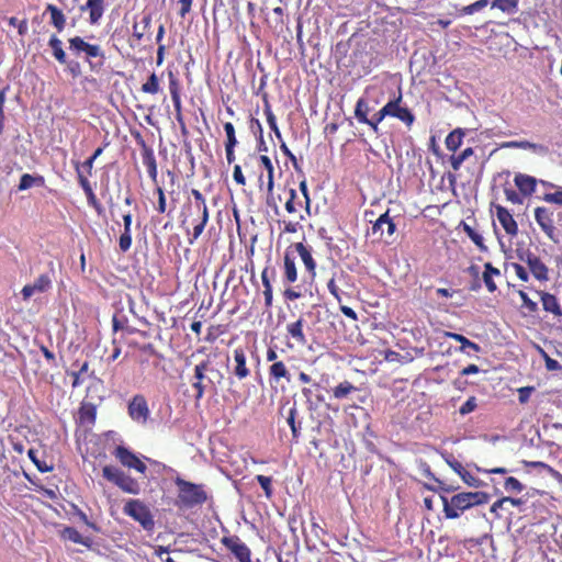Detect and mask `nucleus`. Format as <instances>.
<instances>
[{
    "label": "nucleus",
    "instance_id": "1",
    "mask_svg": "<svg viewBox=\"0 0 562 562\" xmlns=\"http://www.w3.org/2000/svg\"><path fill=\"white\" fill-rule=\"evenodd\" d=\"M69 50L77 57L83 55L91 70L99 69L105 59V54L100 45L90 44L81 36H74L68 40Z\"/></svg>",
    "mask_w": 562,
    "mask_h": 562
},
{
    "label": "nucleus",
    "instance_id": "2",
    "mask_svg": "<svg viewBox=\"0 0 562 562\" xmlns=\"http://www.w3.org/2000/svg\"><path fill=\"white\" fill-rule=\"evenodd\" d=\"M178 487V504L184 507H193L206 501V493L202 485L188 482L180 476L175 479Z\"/></svg>",
    "mask_w": 562,
    "mask_h": 562
},
{
    "label": "nucleus",
    "instance_id": "3",
    "mask_svg": "<svg viewBox=\"0 0 562 562\" xmlns=\"http://www.w3.org/2000/svg\"><path fill=\"white\" fill-rule=\"evenodd\" d=\"M102 474L104 479L115 484L125 493L132 495H138L140 493V484L138 481L116 467L105 465L102 469Z\"/></svg>",
    "mask_w": 562,
    "mask_h": 562
},
{
    "label": "nucleus",
    "instance_id": "4",
    "mask_svg": "<svg viewBox=\"0 0 562 562\" xmlns=\"http://www.w3.org/2000/svg\"><path fill=\"white\" fill-rule=\"evenodd\" d=\"M123 512L125 515L137 521L146 531L154 530V516L148 506L145 505L142 501L128 499L123 507Z\"/></svg>",
    "mask_w": 562,
    "mask_h": 562
},
{
    "label": "nucleus",
    "instance_id": "5",
    "mask_svg": "<svg viewBox=\"0 0 562 562\" xmlns=\"http://www.w3.org/2000/svg\"><path fill=\"white\" fill-rule=\"evenodd\" d=\"M127 414L130 418L139 424V425H146L149 416L150 411L147 404V400L143 394H135L127 404Z\"/></svg>",
    "mask_w": 562,
    "mask_h": 562
},
{
    "label": "nucleus",
    "instance_id": "6",
    "mask_svg": "<svg viewBox=\"0 0 562 562\" xmlns=\"http://www.w3.org/2000/svg\"><path fill=\"white\" fill-rule=\"evenodd\" d=\"M446 518L456 519L461 513L470 508L465 492L453 495L451 498L440 496Z\"/></svg>",
    "mask_w": 562,
    "mask_h": 562
},
{
    "label": "nucleus",
    "instance_id": "7",
    "mask_svg": "<svg viewBox=\"0 0 562 562\" xmlns=\"http://www.w3.org/2000/svg\"><path fill=\"white\" fill-rule=\"evenodd\" d=\"M115 458L121 462L123 467L134 469L138 473L145 474L147 467L146 464L131 450L123 446H119L114 451Z\"/></svg>",
    "mask_w": 562,
    "mask_h": 562
},
{
    "label": "nucleus",
    "instance_id": "8",
    "mask_svg": "<svg viewBox=\"0 0 562 562\" xmlns=\"http://www.w3.org/2000/svg\"><path fill=\"white\" fill-rule=\"evenodd\" d=\"M222 543L239 562H252L250 549L237 536L224 537Z\"/></svg>",
    "mask_w": 562,
    "mask_h": 562
},
{
    "label": "nucleus",
    "instance_id": "9",
    "mask_svg": "<svg viewBox=\"0 0 562 562\" xmlns=\"http://www.w3.org/2000/svg\"><path fill=\"white\" fill-rule=\"evenodd\" d=\"M402 93L400 92L396 98L390 100L385 104V109L389 111L387 116L396 117L402 121L406 126L411 127L415 121L414 114L405 106H401Z\"/></svg>",
    "mask_w": 562,
    "mask_h": 562
},
{
    "label": "nucleus",
    "instance_id": "10",
    "mask_svg": "<svg viewBox=\"0 0 562 562\" xmlns=\"http://www.w3.org/2000/svg\"><path fill=\"white\" fill-rule=\"evenodd\" d=\"M535 218L548 237L557 243L554 238L555 227L553 226L552 213L548 209L539 206L535 210Z\"/></svg>",
    "mask_w": 562,
    "mask_h": 562
},
{
    "label": "nucleus",
    "instance_id": "11",
    "mask_svg": "<svg viewBox=\"0 0 562 562\" xmlns=\"http://www.w3.org/2000/svg\"><path fill=\"white\" fill-rule=\"evenodd\" d=\"M50 286V279L46 274H41L33 283L23 286L21 293L23 300L27 301L35 293H43Z\"/></svg>",
    "mask_w": 562,
    "mask_h": 562
},
{
    "label": "nucleus",
    "instance_id": "12",
    "mask_svg": "<svg viewBox=\"0 0 562 562\" xmlns=\"http://www.w3.org/2000/svg\"><path fill=\"white\" fill-rule=\"evenodd\" d=\"M502 148H520L529 149L536 155L547 156L549 154V147L543 144L530 143L528 140H510L502 144Z\"/></svg>",
    "mask_w": 562,
    "mask_h": 562
},
{
    "label": "nucleus",
    "instance_id": "13",
    "mask_svg": "<svg viewBox=\"0 0 562 562\" xmlns=\"http://www.w3.org/2000/svg\"><path fill=\"white\" fill-rule=\"evenodd\" d=\"M395 224L389 215V212L380 215V217L375 221L372 226V234H379V237L382 238L386 233L387 236H392L395 232Z\"/></svg>",
    "mask_w": 562,
    "mask_h": 562
},
{
    "label": "nucleus",
    "instance_id": "14",
    "mask_svg": "<svg viewBox=\"0 0 562 562\" xmlns=\"http://www.w3.org/2000/svg\"><path fill=\"white\" fill-rule=\"evenodd\" d=\"M496 215L505 232L510 236H516L518 233V226L509 211L498 205L496 207Z\"/></svg>",
    "mask_w": 562,
    "mask_h": 562
},
{
    "label": "nucleus",
    "instance_id": "15",
    "mask_svg": "<svg viewBox=\"0 0 562 562\" xmlns=\"http://www.w3.org/2000/svg\"><path fill=\"white\" fill-rule=\"evenodd\" d=\"M89 11V23L91 25L99 24L103 16L105 7L104 0H87V3L81 7V11Z\"/></svg>",
    "mask_w": 562,
    "mask_h": 562
},
{
    "label": "nucleus",
    "instance_id": "16",
    "mask_svg": "<svg viewBox=\"0 0 562 562\" xmlns=\"http://www.w3.org/2000/svg\"><path fill=\"white\" fill-rule=\"evenodd\" d=\"M294 248L299 254L302 262L305 266L306 271L311 274V277H315L316 262L312 256L311 247L304 245L303 243L294 244Z\"/></svg>",
    "mask_w": 562,
    "mask_h": 562
},
{
    "label": "nucleus",
    "instance_id": "17",
    "mask_svg": "<svg viewBox=\"0 0 562 562\" xmlns=\"http://www.w3.org/2000/svg\"><path fill=\"white\" fill-rule=\"evenodd\" d=\"M234 361H235V368L233 370L234 374L239 380L246 379L250 374V371L246 366V355L241 348H237L234 350Z\"/></svg>",
    "mask_w": 562,
    "mask_h": 562
},
{
    "label": "nucleus",
    "instance_id": "18",
    "mask_svg": "<svg viewBox=\"0 0 562 562\" xmlns=\"http://www.w3.org/2000/svg\"><path fill=\"white\" fill-rule=\"evenodd\" d=\"M527 263L536 279L540 281L548 280V268L537 256L529 255L527 257Z\"/></svg>",
    "mask_w": 562,
    "mask_h": 562
},
{
    "label": "nucleus",
    "instance_id": "19",
    "mask_svg": "<svg viewBox=\"0 0 562 562\" xmlns=\"http://www.w3.org/2000/svg\"><path fill=\"white\" fill-rule=\"evenodd\" d=\"M142 161L146 167L148 176L153 180V182L157 183V162L154 150L151 148L145 147L142 153Z\"/></svg>",
    "mask_w": 562,
    "mask_h": 562
},
{
    "label": "nucleus",
    "instance_id": "20",
    "mask_svg": "<svg viewBox=\"0 0 562 562\" xmlns=\"http://www.w3.org/2000/svg\"><path fill=\"white\" fill-rule=\"evenodd\" d=\"M260 162L263 167H268V178H267V203L271 205V201L273 200V188H274V168L271 162V159L268 156L261 155Z\"/></svg>",
    "mask_w": 562,
    "mask_h": 562
},
{
    "label": "nucleus",
    "instance_id": "21",
    "mask_svg": "<svg viewBox=\"0 0 562 562\" xmlns=\"http://www.w3.org/2000/svg\"><path fill=\"white\" fill-rule=\"evenodd\" d=\"M61 538L75 543L82 544L87 548H91L93 543L90 537L81 536L80 532L74 527H65L61 531Z\"/></svg>",
    "mask_w": 562,
    "mask_h": 562
},
{
    "label": "nucleus",
    "instance_id": "22",
    "mask_svg": "<svg viewBox=\"0 0 562 562\" xmlns=\"http://www.w3.org/2000/svg\"><path fill=\"white\" fill-rule=\"evenodd\" d=\"M45 13L50 14V24L57 30V32H63L66 26V16L63 11L56 5L49 3L46 5Z\"/></svg>",
    "mask_w": 562,
    "mask_h": 562
},
{
    "label": "nucleus",
    "instance_id": "23",
    "mask_svg": "<svg viewBox=\"0 0 562 562\" xmlns=\"http://www.w3.org/2000/svg\"><path fill=\"white\" fill-rule=\"evenodd\" d=\"M515 184L525 195H530L536 190V179L531 176L519 173L514 179Z\"/></svg>",
    "mask_w": 562,
    "mask_h": 562
},
{
    "label": "nucleus",
    "instance_id": "24",
    "mask_svg": "<svg viewBox=\"0 0 562 562\" xmlns=\"http://www.w3.org/2000/svg\"><path fill=\"white\" fill-rule=\"evenodd\" d=\"M303 326L304 319L302 317L286 325V331L289 336L300 345H305L307 342V339L303 333Z\"/></svg>",
    "mask_w": 562,
    "mask_h": 562
},
{
    "label": "nucleus",
    "instance_id": "25",
    "mask_svg": "<svg viewBox=\"0 0 562 562\" xmlns=\"http://www.w3.org/2000/svg\"><path fill=\"white\" fill-rule=\"evenodd\" d=\"M151 26V15L144 14L139 22L133 24V37L138 42L142 41L147 33H149Z\"/></svg>",
    "mask_w": 562,
    "mask_h": 562
},
{
    "label": "nucleus",
    "instance_id": "26",
    "mask_svg": "<svg viewBox=\"0 0 562 562\" xmlns=\"http://www.w3.org/2000/svg\"><path fill=\"white\" fill-rule=\"evenodd\" d=\"M48 47L52 49V55L58 63H67V56L63 48V42L56 35H52L49 37Z\"/></svg>",
    "mask_w": 562,
    "mask_h": 562
},
{
    "label": "nucleus",
    "instance_id": "27",
    "mask_svg": "<svg viewBox=\"0 0 562 562\" xmlns=\"http://www.w3.org/2000/svg\"><path fill=\"white\" fill-rule=\"evenodd\" d=\"M445 335H446V337H449V338L461 344V346L459 348V350L461 352H468L467 351L468 349H471L474 352H479L481 350V347L477 344L469 340L465 336H463L461 334L447 331Z\"/></svg>",
    "mask_w": 562,
    "mask_h": 562
},
{
    "label": "nucleus",
    "instance_id": "28",
    "mask_svg": "<svg viewBox=\"0 0 562 562\" xmlns=\"http://www.w3.org/2000/svg\"><path fill=\"white\" fill-rule=\"evenodd\" d=\"M540 294L543 310L554 314L555 316H562V310L557 297L550 293Z\"/></svg>",
    "mask_w": 562,
    "mask_h": 562
},
{
    "label": "nucleus",
    "instance_id": "29",
    "mask_svg": "<svg viewBox=\"0 0 562 562\" xmlns=\"http://www.w3.org/2000/svg\"><path fill=\"white\" fill-rule=\"evenodd\" d=\"M284 279L289 283H293L297 280L295 258L291 257L289 251L284 255Z\"/></svg>",
    "mask_w": 562,
    "mask_h": 562
},
{
    "label": "nucleus",
    "instance_id": "30",
    "mask_svg": "<svg viewBox=\"0 0 562 562\" xmlns=\"http://www.w3.org/2000/svg\"><path fill=\"white\" fill-rule=\"evenodd\" d=\"M464 130L456 128L446 137V147L450 151H456L461 145L464 137Z\"/></svg>",
    "mask_w": 562,
    "mask_h": 562
},
{
    "label": "nucleus",
    "instance_id": "31",
    "mask_svg": "<svg viewBox=\"0 0 562 562\" xmlns=\"http://www.w3.org/2000/svg\"><path fill=\"white\" fill-rule=\"evenodd\" d=\"M501 272L497 268H494L492 263L486 262L484 265L483 281L490 292H495L497 286L493 280L494 276H499Z\"/></svg>",
    "mask_w": 562,
    "mask_h": 562
},
{
    "label": "nucleus",
    "instance_id": "32",
    "mask_svg": "<svg viewBox=\"0 0 562 562\" xmlns=\"http://www.w3.org/2000/svg\"><path fill=\"white\" fill-rule=\"evenodd\" d=\"M44 184V178L42 176H32L30 173L22 175L19 183V190L24 191L32 187H42Z\"/></svg>",
    "mask_w": 562,
    "mask_h": 562
},
{
    "label": "nucleus",
    "instance_id": "33",
    "mask_svg": "<svg viewBox=\"0 0 562 562\" xmlns=\"http://www.w3.org/2000/svg\"><path fill=\"white\" fill-rule=\"evenodd\" d=\"M269 374L276 381L284 378L288 382H290V373L282 361H276L269 368Z\"/></svg>",
    "mask_w": 562,
    "mask_h": 562
},
{
    "label": "nucleus",
    "instance_id": "34",
    "mask_svg": "<svg viewBox=\"0 0 562 562\" xmlns=\"http://www.w3.org/2000/svg\"><path fill=\"white\" fill-rule=\"evenodd\" d=\"M369 112H370V108H369L368 102L363 98H360L357 101L356 109H355V116L358 120V122L363 123V124L366 122H369V117H368Z\"/></svg>",
    "mask_w": 562,
    "mask_h": 562
},
{
    "label": "nucleus",
    "instance_id": "35",
    "mask_svg": "<svg viewBox=\"0 0 562 562\" xmlns=\"http://www.w3.org/2000/svg\"><path fill=\"white\" fill-rule=\"evenodd\" d=\"M296 415H297V409L294 406H292L289 411V416L286 418V422H288V425L290 426L291 428V431H292V436L294 439H297L299 436H300V430H301V422H296L295 418H296Z\"/></svg>",
    "mask_w": 562,
    "mask_h": 562
},
{
    "label": "nucleus",
    "instance_id": "36",
    "mask_svg": "<svg viewBox=\"0 0 562 562\" xmlns=\"http://www.w3.org/2000/svg\"><path fill=\"white\" fill-rule=\"evenodd\" d=\"M492 8H496L505 13L512 14L517 12L518 4L515 3V0H494L492 2Z\"/></svg>",
    "mask_w": 562,
    "mask_h": 562
},
{
    "label": "nucleus",
    "instance_id": "37",
    "mask_svg": "<svg viewBox=\"0 0 562 562\" xmlns=\"http://www.w3.org/2000/svg\"><path fill=\"white\" fill-rule=\"evenodd\" d=\"M263 112H265V115H266L267 123H268L269 127L274 133L277 138L282 140L281 132H280V130L278 127L276 115L273 114V112H272V110H271L269 104H266V106L263 109Z\"/></svg>",
    "mask_w": 562,
    "mask_h": 562
},
{
    "label": "nucleus",
    "instance_id": "38",
    "mask_svg": "<svg viewBox=\"0 0 562 562\" xmlns=\"http://www.w3.org/2000/svg\"><path fill=\"white\" fill-rule=\"evenodd\" d=\"M473 148L468 147L459 155H452L450 157V164L453 170H459L461 165L473 155Z\"/></svg>",
    "mask_w": 562,
    "mask_h": 562
},
{
    "label": "nucleus",
    "instance_id": "39",
    "mask_svg": "<svg viewBox=\"0 0 562 562\" xmlns=\"http://www.w3.org/2000/svg\"><path fill=\"white\" fill-rule=\"evenodd\" d=\"M470 508L475 505L486 504L490 501V495L484 492H465Z\"/></svg>",
    "mask_w": 562,
    "mask_h": 562
},
{
    "label": "nucleus",
    "instance_id": "40",
    "mask_svg": "<svg viewBox=\"0 0 562 562\" xmlns=\"http://www.w3.org/2000/svg\"><path fill=\"white\" fill-rule=\"evenodd\" d=\"M261 280L263 284V296H265V303L267 306H270L272 304V285L269 281L268 277V270L265 269L261 273Z\"/></svg>",
    "mask_w": 562,
    "mask_h": 562
},
{
    "label": "nucleus",
    "instance_id": "41",
    "mask_svg": "<svg viewBox=\"0 0 562 562\" xmlns=\"http://www.w3.org/2000/svg\"><path fill=\"white\" fill-rule=\"evenodd\" d=\"M463 229L467 233L468 237L482 250L485 251L487 248L484 245L483 237L481 234L476 233L470 225L464 224Z\"/></svg>",
    "mask_w": 562,
    "mask_h": 562
},
{
    "label": "nucleus",
    "instance_id": "42",
    "mask_svg": "<svg viewBox=\"0 0 562 562\" xmlns=\"http://www.w3.org/2000/svg\"><path fill=\"white\" fill-rule=\"evenodd\" d=\"M27 456L31 459V461L35 464L37 470L42 473L50 472L53 470L52 465H48L45 461H42L37 457V451L34 449H30L27 451Z\"/></svg>",
    "mask_w": 562,
    "mask_h": 562
},
{
    "label": "nucleus",
    "instance_id": "43",
    "mask_svg": "<svg viewBox=\"0 0 562 562\" xmlns=\"http://www.w3.org/2000/svg\"><path fill=\"white\" fill-rule=\"evenodd\" d=\"M389 115V111L385 109V105L376 112L369 122L364 124L369 125L375 133L379 131V124Z\"/></svg>",
    "mask_w": 562,
    "mask_h": 562
},
{
    "label": "nucleus",
    "instance_id": "44",
    "mask_svg": "<svg viewBox=\"0 0 562 562\" xmlns=\"http://www.w3.org/2000/svg\"><path fill=\"white\" fill-rule=\"evenodd\" d=\"M355 390L356 387L350 382L344 381L334 389V396L336 398H344Z\"/></svg>",
    "mask_w": 562,
    "mask_h": 562
},
{
    "label": "nucleus",
    "instance_id": "45",
    "mask_svg": "<svg viewBox=\"0 0 562 562\" xmlns=\"http://www.w3.org/2000/svg\"><path fill=\"white\" fill-rule=\"evenodd\" d=\"M142 90L151 94H156L159 91V81L155 72H153L148 80L142 86Z\"/></svg>",
    "mask_w": 562,
    "mask_h": 562
},
{
    "label": "nucleus",
    "instance_id": "46",
    "mask_svg": "<svg viewBox=\"0 0 562 562\" xmlns=\"http://www.w3.org/2000/svg\"><path fill=\"white\" fill-rule=\"evenodd\" d=\"M191 194L195 200L194 206L196 211L200 212L201 214H209V209L202 193L196 189H192Z\"/></svg>",
    "mask_w": 562,
    "mask_h": 562
},
{
    "label": "nucleus",
    "instance_id": "47",
    "mask_svg": "<svg viewBox=\"0 0 562 562\" xmlns=\"http://www.w3.org/2000/svg\"><path fill=\"white\" fill-rule=\"evenodd\" d=\"M209 214H201V222L196 224L193 228L192 238L189 239V243L192 245L194 240H196L201 234L203 233L205 225L209 222Z\"/></svg>",
    "mask_w": 562,
    "mask_h": 562
},
{
    "label": "nucleus",
    "instance_id": "48",
    "mask_svg": "<svg viewBox=\"0 0 562 562\" xmlns=\"http://www.w3.org/2000/svg\"><path fill=\"white\" fill-rule=\"evenodd\" d=\"M504 488L508 493H520L524 490V485L513 476H509L505 480Z\"/></svg>",
    "mask_w": 562,
    "mask_h": 562
},
{
    "label": "nucleus",
    "instance_id": "49",
    "mask_svg": "<svg viewBox=\"0 0 562 562\" xmlns=\"http://www.w3.org/2000/svg\"><path fill=\"white\" fill-rule=\"evenodd\" d=\"M224 131L227 137L225 146L235 147L237 145V138L235 135V127L231 122L224 124Z\"/></svg>",
    "mask_w": 562,
    "mask_h": 562
},
{
    "label": "nucleus",
    "instance_id": "50",
    "mask_svg": "<svg viewBox=\"0 0 562 562\" xmlns=\"http://www.w3.org/2000/svg\"><path fill=\"white\" fill-rule=\"evenodd\" d=\"M209 370L210 366L207 361H202L201 363L196 364L194 368L195 382H203L206 379L205 372Z\"/></svg>",
    "mask_w": 562,
    "mask_h": 562
},
{
    "label": "nucleus",
    "instance_id": "51",
    "mask_svg": "<svg viewBox=\"0 0 562 562\" xmlns=\"http://www.w3.org/2000/svg\"><path fill=\"white\" fill-rule=\"evenodd\" d=\"M257 482L259 483L260 487L265 491L266 496L269 498L272 495V488H271V482L272 479L270 476L266 475H257Z\"/></svg>",
    "mask_w": 562,
    "mask_h": 562
},
{
    "label": "nucleus",
    "instance_id": "52",
    "mask_svg": "<svg viewBox=\"0 0 562 562\" xmlns=\"http://www.w3.org/2000/svg\"><path fill=\"white\" fill-rule=\"evenodd\" d=\"M518 294L522 301L524 307H526L530 313H535L538 311V304L535 301H532L526 292L520 290Z\"/></svg>",
    "mask_w": 562,
    "mask_h": 562
},
{
    "label": "nucleus",
    "instance_id": "53",
    "mask_svg": "<svg viewBox=\"0 0 562 562\" xmlns=\"http://www.w3.org/2000/svg\"><path fill=\"white\" fill-rule=\"evenodd\" d=\"M476 407H477L476 398L474 396H471L465 401L464 404H462V406L459 409V413L464 416V415H468V414L474 412Z\"/></svg>",
    "mask_w": 562,
    "mask_h": 562
},
{
    "label": "nucleus",
    "instance_id": "54",
    "mask_svg": "<svg viewBox=\"0 0 562 562\" xmlns=\"http://www.w3.org/2000/svg\"><path fill=\"white\" fill-rule=\"evenodd\" d=\"M460 477L463 480L464 483H467L469 486H472V487H480L481 486V481L476 477H474L470 472H468L467 470H463L462 473L460 474Z\"/></svg>",
    "mask_w": 562,
    "mask_h": 562
},
{
    "label": "nucleus",
    "instance_id": "55",
    "mask_svg": "<svg viewBox=\"0 0 562 562\" xmlns=\"http://www.w3.org/2000/svg\"><path fill=\"white\" fill-rule=\"evenodd\" d=\"M488 3V0H477L475 1L474 3L465 7L463 9V11L467 13V14H473L480 10H482L483 8H485Z\"/></svg>",
    "mask_w": 562,
    "mask_h": 562
},
{
    "label": "nucleus",
    "instance_id": "56",
    "mask_svg": "<svg viewBox=\"0 0 562 562\" xmlns=\"http://www.w3.org/2000/svg\"><path fill=\"white\" fill-rule=\"evenodd\" d=\"M289 200L285 202V210L289 212V213H295L297 207H296V203H295V199L297 196L296 194V191L294 189H290L289 190Z\"/></svg>",
    "mask_w": 562,
    "mask_h": 562
},
{
    "label": "nucleus",
    "instance_id": "57",
    "mask_svg": "<svg viewBox=\"0 0 562 562\" xmlns=\"http://www.w3.org/2000/svg\"><path fill=\"white\" fill-rule=\"evenodd\" d=\"M544 201L562 205V188L553 193H547Z\"/></svg>",
    "mask_w": 562,
    "mask_h": 562
},
{
    "label": "nucleus",
    "instance_id": "58",
    "mask_svg": "<svg viewBox=\"0 0 562 562\" xmlns=\"http://www.w3.org/2000/svg\"><path fill=\"white\" fill-rule=\"evenodd\" d=\"M446 462L449 464L451 469H453L454 472H457L459 475L464 470L463 465L456 460L451 454L445 457Z\"/></svg>",
    "mask_w": 562,
    "mask_h": 562
},
{
    "label": "nucleus",
    "instance_id": "59",
    "mask_svg": "<svg viewBox=\"0 0 562 562\" xmlns=\"http://www.w3.org/2000/svg\"><path fill=\"white\" fill-rule=\"evenodd\" d=\"M156 191H157V194H158L157 211L159 213H165L166 212V196H165L164 190H162V188L160 186H157Z\"/></svg>",
    "mask_w": 562,
    "mask_h": 562
},
{
    "label": "nucleus",
    "instance_id": "60",
    "mask_svg": "<svg viewBox=\"0 0 562 562\" xmlns=\"http://www.w3.org/2000/svg\"><path fill=\"white\" fill-rule=\"evenodd\" d=\"M327 289L328 291L330 292V294L338 301L340 302L341 301V297H340V290L338 288V285L336 284V281L334 279H330L328 282H327Z\"/></svg>",
    "mask_w": 562,
    "mask_h": 562
},
{
    "label": "nucleus",
    "instance_id": "61",
    "mask_svg": "<svg viewBox=\"0 0 562 562\" xmlns=\"http://www.w3.org/2000/svg\"><path fill=\"white\" fill-rule=\"evenodd\" d=\"M77 172H78V179H79V183L82 188V190L85 191V193H90L92 190L91 186H90V182L89 180L87 179V177L82 176L81 171L79 170V168H77Z\"/></svg>",
    "mask_w": 562,
    "mask_h": 562
},
{
    "label": "nucleus",
    "instance_id": "62",
    "mask_svg": "<svg viewBox=\"0 0 562 562\" xmlns=\"http://www.w3.org/2000/svg\"><path fill=\"white\" fill-rule=\"evenodd\" d=\"M513 268L515 270V273L516 276L521 280V281H528V278H529V274L527 272V270L519 263H514L513 265Z\"/></svg>",
    "mask_w": 562,
    "mask_h": 562
},
{
    "label": "nucleus",
    "instance_id": "63",
    "mask_svg": "<svg viewBox=\"0 0 562 562\" xmlns=\"http://www.w3.org/2000/svg\"><path fill=\"white\" fill-rule=\"evenodd\" d=\"M192 2L193 0H179V3L181 5L179 15L181 18H186V15L190 12Z\"/></svg>",
    "mask_w": 562,
    "mask_h": 562
},
{
    "label": "nucleus",
    "instance_id": "64",
    "mask_svg": "<svg viewBox=\"0 0 562 562\" xmlns=\"http://www.w3.org/2000/svg\"><path fill=\"white\" fill-rule=\"evenodd\" d=\"M234 180L238 183L244 186L246 183V179L243 175L241 168L239 165H235L234 172H233Z\"/></svg>",
    "mask_w": 562,
    "mask_h": 562
}]
</instances>
